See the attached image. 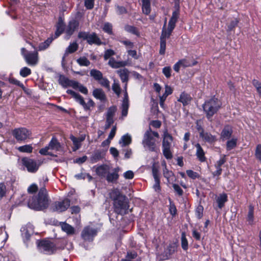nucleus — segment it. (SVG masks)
I'll use <instances>...</instances> for the list:
<instances>
[{
    "label": "nucleus",
    "mask_w": 261,
    "mask_h": 261,
    "mask_svg": "<svg viewBox=\"0 0 261 261\" xmlns=\"http://www.w3.org/2000/svg\"><path fill=\"white\" fill-rule=\"evenodd\" d=\"M49 205V199L44 186L41 188L37 197L29 198L28 202V206L36 211H43Z\"/></svg>",
    "instance_id": "1"
},
{
    "label": "nucleus",
    "mask_w": 261,
    "mask_h": 261,
    "mask_svg": "<svg viewBox=\"0 0 261 261\" xmlns=\"http://www.w3.org/2000/svg\"><path fill=\"white\" fill-rule=\"evenodd\" d=\"M110 197L113 201L114 212L120 215L126 214L128 207L126 196L115 189L110 193Z\"/></svg>",
    "instance_id": "2"
},
{
    "label": "nucleus",
    "mask_w": 261,
    "mask_h": 261,
    "mask_svg": "<svg viewBox=\"0 0 261 261\" xmlns=\"http://www.w3.org/2000/svg\"><path fill=\"white\" fill-rule=\"evenodd\" d=\"M221 105V102L215 97H213L205 101L202 105V108L209 121H212L213 116L217 113Z\"/></svg>",
    "instance_id": "3"
},
{
    "label": "nucleus",
    "mask_w": 261,
    "mask_h": 261,
    "mask_svg": "<svg viewBox=\"0 0 261 261\" xmlns=\"http://www.w3.org/2000/svg\"><path fill=\"white\" fill-rule=\"evenodd\" d=\"M154 137L159 138V133L153 132L151 128H149L144 135L142 144L145 148H147L150 151L158 152L159 149L156 146V140Z\"/></svg>",
    "instance_id": "4"
},
{
    "label": "nucleus",
    "mask_w": 261,
    "mask_h": 261,
    "mask_svg": "<svg viewBox=\"0 0 261 261\" xmlns=\"http://www.w3.org/2000/svg\"><path fill=\"white\" fill-rule=\"evenodd\" d=\"M37 245L39 251L46 254H52L57 249L56 245L49 240H37Z\"/></svg>",
    "instance_id": "5"
},
{
    "label": "nucleus",
    "mask_w": 261,
    "mask_h": 261,
    "mask_svg": "<svg viewBox=\"0 0 261 261\" xmlns=\"http://www.w3.org/2000/svg\"><path fill=\"white\" fill-rule=\"evenodd\" d=\"M62 145L59 142L58 139L53 137L50 142H49L47 146L44 148H42L39 150V153L43 155H50L52 156H57L56 154H53L51 152L49 151V150H55L56 151H59L61 150Z\"/></svg>",
    "instance_id": "6"
},
{
    "label": "nucleus",
    "mask_w": 261,
    "mask_h": 261,
    "mask_svg": "<svg viewBox=\"0 0 261 261\" xmlns=\"http://www.w3.org/2000/svg\"><path fill=\"white\" fill-rule=\"evenodd\" d=\"M66 92L71 95L75 100L83 107L85 111L90 110L91 108L94 106L95 103L91 99H89L88 101L86 103L84 98L79 93L69 89L67 90Z\"/></svg>",
    "instance_id": "7"
},
{
    "label": "nucleus",
    "mask_w": 261,
    "mask_h": 261,
    "mask_svg": "<svg viewBox=\"0 0 261 261\" xmlns=\"http://www.w3.org/2000/svg\"><path fill=\"white\" fill-rule=\"evenodd\" d=\"M21 53L26 63L30 66H35L39 60L38 50L28 51L25 48L21 49Z\"/></svg>",
    "instance_id": "8"
},
{
    "label": "nucleus",
    "mask_w": 261,
    "mask_h": 261,
    "mask_svg": "<svg viewBox=\"0 0 261 261\" xmlns=\"http://www.w3.org/2000/svg\"><path fill=\"white\" fill-rule=\"evenodd\" d=\"M78 37L84 40H86L90 45H100L102 44L101 41L95 33H89V32H80L78 34Z\"/></svg>",
    "instance_id": "9"
},
{
    "label": "nucleus",
    "mask_w": 261,
    "mask_h": 261,
    "mask_svg": "<svg viewBox=\"0 0 261 261\" xmlns=\"http://www.w3.org/2000/svg\"><path fill=\"white\" fill-rule=\"evenodd\" d=\"M21 162L23 165L26 167L28 171L31 173L36 172L39 166L43 163V162L40 160L36 161L33 159L27 157L23 158L21 159Z\"/></svg>",
    "instance_id": "10"
},
{
    "label": "nucleus",
    "mask_w": 261,
    "mask_h": 261,
    "mask_svg": "<svg viewBox=\"0 0 261 261\" xmlns=\"http://www.w3.org/2000/svg\"><path fill=\"white\" fill-rule=\"evenodd\" d=\"M12 135L19 142H23L29 139L32 135L31 132L24 127L15 128L12 131Z\"/></svg>",
    "instance_id": "11"
},
{
    "label": "nucleus",
    "mask_w": 261,
    "mask_h": 261,
    "mask_svg": "<svg viewBox=\"0 0 261 261\" xmlns=\"http://www.w3.org/2000/svg\"><path fill=\"white\" fill-rule=\"evenodd\" d=\"M70 205V200L65 198L62 200L54 202L50 206V209L53 212L61 213L66 211Z\"/></svg>",
    "instance_id": "12"
},
{
    "label": "nucleus",
    "mask_w": 261,
    "mask_h": 261,
    "mask_svg": "<svg viewBox=\"0 0 261 261\" xmlns=\"http://www.w3.org/2000/svg\"><path fill=\"white\" fill-rule=\"evenodd\" d=\"M97 231L96 229L89 226H87L83 230L81 237L85 241H92L93 238L96 235Z\"/></svg>",
    "instance_id": "13"
},
{
    "label": "nucleus",
    "mask_w": 261,
    "mask_h": 261,
    "mask_svg": "<svg viewBox=\"0 0 261 261\" xmlns=\"http://www.w3.org/2000/svg\"><path fill=\"white\" fill-rule=\"evenodd\" d=\"M166 22L167 19H166L162 29V34L160 37V40H164L165 41H166V39H168L170 37L173 30L174 29V28L168 25L167 29H166Z\"/></svg>",
    "instance_id": "14"
},
{
    "label": "nucleus",
    "mask_w": 261,
    "mask_h": 261,
    "mask_svg": "<svg viewBox=\"0 0 261 261\" xmlns=\"http://www.w3.org/2000/svg\"><path fill=\"white\" fill-rule=\"evenodd\" d=\"M110 171V167L107 164H102L96 167V174L101 177H105Z\"/></svg>",
    "instance_id": "15"
},
{
    "label": "nucleus",
    "mask_w": 261,
    "mask_h": 261,
    "mask_svg": "<svg viewBox=\"0 0 261 261\" xmlns=\"http://www.w3.org/2000/svg\"><path fill=\"white\" fill-rule=\"evenodd\" d=\"M172 141V136L168 132V130L166 129L164 132L162 147L171 148Z\"/></svg>",
    "instance_id": "16"
},
{
    "label": "nucleus",
    "mask_w": 261,
    "mask_h": 261,
    "mask_svg": "<svg viewBox=\"0 0 261 261\" xmlns=\"http://www.w3.org/2000/svg\"><path fill=\"white\" fill-rule=\"evenodd\" d=\"M128 108H129L128 96L127 91L125 90V91H124V98H123V99L122 101V103L121 105L122 116L125 117L127 116Z\"/></svg>",
    "instance_id": "17"
},
{
    "label": "nucleus",
    "mask_w": 261,
    "mask_h": 261,
    "mask_svg": "<svg viewBox=\"0 0 261 261\" xmlns=\"http://www.w3.org/2000/svg\"><path fill=\"white\" fill-rule=\"evenodd\" d=\"M105 153L103 150H95L91 156L90 157V161L92 163H95L97 162L102 160L105 158Z\"/></svg>",
    "instance_id": "18"
},
{
    "label": "nucleus",
    "mask_w": 261,
    "mask_h": 261,
    "mask_svg": "<svg viewBox=\"0 0 261 261\" xmlns=\"http://www.w3.org/2000/svg\"><path fill=\"white\" fill-rule=\"evenodd\" d=\"M119 171V168H115L113 169V172L112 173H107L106 179L109 182H116L119 178L118 172Z\"/></svg>",
    "instance_id": "19"
},
{
    "label": "nucleus",
    "mask_w": 261,
    "mask_h": 261,
    "mask_svg": "<svg viewBox=\"0 0 261 261\" xmlns=\"http://www.w3.org/2000/svg\"><path fill=\"white\" fill-rule=\"evenodd\" d=\"M200 137L205 142L210 143H213L216 141V137L212 135L211 133L204 132L202 130L200 132Z\"/></svg>",
    "instance_id": "20"
},
{
    "label": "nucleus",
    "mask_w": 261,
    "mask_h": 261,
    "mask_svg": "<svg viewBox=\"0 0 261 261\" xmlns=\"http://www.w3.org/2000/svg\"><path fill=\"white\" fill-rule=\"evenodd\" d=\"M232 134V128L231 126L227 125L224 126L221 133V138L224 141L228 139Z\"/></svg>",
    "instance_id": "21"
},
{
    "label": "nucleus",
    "mask_w": 261,
    "mask_h": 261,
    "mask_svg": "<svg viewBox=\"0 0 261 261\" xmlns=\"http://www.w3.org/2000/svg\"><path fill=\"white\" fill-rule=\"evenodd\" d=\"M179 16V7L178 6L176 9L172 12V16L170 19L168 25L175 28L176 23Z\"/></svg>",
    "instance_id": "22"
},
{
    "label": "nucleus",
    "mask_w": 261,
    "mask_h": 261,
    "mask_svg": "<svg viewBox=\"0 0 261 261\" xmlns=\"http://www.w3.org/2000/svg\"><path fill=\"white\" fill-rule=\"evenodd\" d=\"M79 24V22L75 20L70 21L66 29V34L69 36H71L78 28Z\"/></svg>",
    "instance_id": "23"
},
{
    "label": "nucleus",
    "mask_w": 261,
    "mask_h": 261,
    "mask_svg": "<svg viewBox=\"0 0 261 261\" xmlns=\"http://www.w3.org/2000/svg\"><path fill=\"white\" fill-rule=\"evenodd\" d=\"M93 96L96 99L101 101L106 100V95L102 89L100 88H96L93 90L92 92Z\"/></svg>",
    "instance_id": "24"
},
{
    "label": "nucleus",
    "mask_w": 261,
    "mask_h": 261,
    "mask_svg": "<svg viewBox=\"0 0 261 261\" xmlns=\"http://www.w3.org/2000/svg\"><path fill=\"white\" fill-rule=\"evenodd\" d=\"M60 226L62 230L67 235H73L75 233V229L71 225L66 222H61Z\"/></svg>",
    "instance_id": "25"
},
{
    "label": "nucleus",
    "mask_w": 261,
    "mask_h": 261,
    "mask_svg": "<svg viewBox=\"0 0 261 261\" xmlns=\"http://www.w3.org/2000/svg\"><path fill=\"white\" fill-rule=\"evenodd\" d=\"M108 64L113 68H118L125 66L127 63L125 61H117L114 58H111L109 59Z\"/></svg>",
    "instance_id": "26"
},
{
    "label": "nucleus",
    "mask_w": 261,
    "mask_h": 261,
    "mask_svg": "<svg viewBox=\"0 0 261 261\" xmlns=\"http://www.w3.org/2000/svg\"><path fill=\"white\" fill-rule=\"evenodd\" d=\"M195 147L196 148V155L198 160L201 162L205 161V153L200 145L199 143H197L195 145Z\"/></svg>",
    "instance_id": "27"
},
{
    "label": "nucleus",
    "mask_w": 261,
    "mask_h": 261,
    "mask_svg": "<svg viewBox=\"0 0 261 261\" xmlns=\"http://www.w3.org/2000/svg\"><path fill=\"white\" fill-rule=\"evenodd\" d=\"M79 47V45L76 42H73L70 43L68 47L66 49L64 55L62 58V61H64L65 58L69 54H72L76 51Z\"/></svg>",
    "instance_id": "28"
},
{
    "label": "nucleus",
    "mask_w": 261,
    "mask_h": 261,
    "mask_svg": "<svg viewBox=\"0 0 261 261\" xmlns=\"http://www.w3.org/2000/svg\"><path fill=\"white\" fill-rule=\"evenodd\" d=\"M228 200V197L226 193L220 194L216 199V202L218 204V206L219 208L221 209L225 204V203Z\"/></svg>",
    "instance_id": "29"
},
{
    "label": "nucleus",
    "mask_w": 261,
    "mask_h": 261,
    "mask_svg": "<svg viewBox=\"0 0 261 261\" xmlns=\"http://www.w3.org/2000/svg\"><path fill=\"white\" fill-rule=\"evenodd\" d=\"M142 10L143 13L148 15L151 12V0H142Z\"/></svg>",
    "instance_id": "30"
},
{
    "label": "nucleus",
    "mask_w": 261,
    "mask_h": 261,
    "mask_svg": "<svg viewBox=\"0 0 261 261\" xmlns=\"http://www.w3.org/2000/svg\"><path fill=\"white\" fill-rule=\"evenodd\" d=\"M192 97L189 94L184 92L181 93L179 98L178 99V101L181 102L184 106L188 105L190 103Z\"/></svg>",
    "instance_id": "31"
},
{
    "label": "nucleus",
    "mask_w": 261,
    "mask_h": 261,
    "mask_svg": "<svg viewBox=\"0 0 261 261\" xmlns=\"http://www.w3.org/2000/svg\"><path fill=\"white\" fill-rule=\"evenodd\" d=\"M120 78L123 83H127L128 81L129 71L126 68H123L117 71Z\"/></svg>",
    "instance_id": "32"
},
{
    "label": "nucleus",
    "mask_w": 261,
    "mask_h": 261,
    "mask_svg": "<svg viewBox=\"0 0 261 261\" xmlns=\"http://www.w3.org/2000/svg\"><path fill=\"white\" fill-rule=\"evenodd\" d=\"M132 142V138L128 134H126L122 136L119 141V143L122 147L125 146L130 144Z\"/></svg>",
    "instance_id": "33"
},
{
    "label": "nucleus",
    "mask_w": 261,
    "mask_h": 261,
    "mask_svg": "<svg viewBox=\"0 0 261 261\" xmlns=\"http://www.w3.org/2000/svg\"><path fill=\"white\" fill-rule=\"evenodd\" d=\"M53 40V38H48L45 41L39 44L38 51H42L47 49Z\"/></svg>",
    "instance_id": "34"
},
{
    "label": "nucleus",
    "mask_w": 261,
    "mask_h": 261,
    "mask_svg": "<svg viewBox=\"0 0 261 261\" xmlns=\"http://www.w3.org/2000/svg\"><path fill=\"white\" fill-rule=\"evenodd\" d=\"M57 30L55 33L56 37L59 36L65 30V24L62 20H59L56 26Z\"/></svg>",
    "instance_id": "35"
},
{
    "label": "nucleus",
    "mask_w": 261,
    "mask_h": 261,
    "mask_svg": "<svg viewBox=\"0 0 261 261\" xmlns=\"http://www.w3.org/2000/svg\"><path fill=\"white\" fill-rule=\"evenodd\" d=\"M180 64L181 66L184 67H191L197 64V62L194 61H190L189 60L186 59H183L181 60H179Z\"/></svg>",
    "instance_id": "36"
},
{
    "label": "nucleus",
    "mask_w": 261,
    "mask_h": 261,
    "mask_svg": "<svg viewBox=\"0 0 261 261\" xmlns=\"http://www.w3.org/2000/svg\"><path fill=\"white\" fill-rule=\"evenodd\" d=\"M164 176L167 179L168 182H170L172 180V177L174 176V174L172 171L169 170L165 164V168L163 170Z\"/></svg>",
    "instance_id": "37"
},
{
    "label": "nucleus",
    "mask_w": 261,
    "mask_h": 261,
    "mask_svg": "<svg viewBox=\"0 0 261 261\" xmlns=\"http://www.w3.org/2000/svg\"><path fill=\"white\" fill-rule=\"evenodd\" d=\"M254 207L252 205L249 206V211L247 215V221L248 223L252 225L254 220Z\"/></svg>",
    "instance_id": "38"
},
{
    "label": "nucleus",
    "mask_w": 261,
    "mask_h": 261,
    "mask_svg": "<svg viewBox=\"0 0 261 261\" xmlns=\"http://www.w3.org/2000/svg\"><path fill=\"white\" fill-rule=\"evenodd\" d=\"M90 75L93 77L95 80L98 81L103 76L102 73L99 70L96 69H92L90 72Z\"/></svg>",
    "instance_id": "39"
},
{
    "label": "nucleus",
    "mask_w": 261,
    "mask_h": 261,
    "mask_svg": "<svg viewBox=\"0 0 261 261\" xmlns=\"http://www.w3.org/2000/svg\"><path fill=\"white\" fill-rule=\"evenodd\" d=\"M70 139L73 142V150L76 151L78 150L81 146V142L80 141L79 139L73 135L70 136Z\"/></svg>",
    "instance_id": "40"
},
{
    "label": "nucleus",
    "mask_w": 261,
    "mask_h": 261,
    "mask_svg": "<svg viewBox=\"0 0 261 261\" xmlns=\"http://www.w3.org/2000/svg\"><path fill=\"white\" fill-rule=\"evenodd\" d=\"M70 80L64 75H60L59 83L64 88H67L70 85Z\"/></svg>",
    "instance_id": "41"
},
{
    "label": "nucleus",
    "mask_w": 261,
    "mask_h": 261,
    "mask_svg": "<svg viewBox=\"0 0 261 261\" xmlns=\"http://www.w3.org/2000/svg\"><path fill=\"white\" fill-rule=\"evenodd\" d=\"M33 149V148L31 144L23 145L17 148V150L21 152L31 153Z\"/></svg>",
    "instance_id": "42"
},
{
    "label": "nucleus",
    "mask_w": 261,
    "mask_h": 261,
    "mask_svg": "<svg viewBox=\"0 0 261 261\" xmlns=\"http://www.w3.org/2000/svg\"><path fill=\"white\" fill-rule=\"evenodd\" d=\"M76 62L81 66H88L90 62L86 57H81L76 60Z\"/></svg>",
    "instance_id": "43"
},
{
    "label": "nucleus",
    "mask_w": 261,
    "mask_h": 261,
    "mask_svg": "<svg viewBox=\"0 0 261 261\" xmlns=\"http://www.w3.org/2000/svg\"><path fill=\"white\" fill-rule=\"evenodd\" d=\"M124 29L127 32L136 35L138 36H139L140 35V33L138 31V29L134 26L126 25L125 26Z\"/></svg>",
    "instance_id": "44"
},
{
    "label": "nucleus",
    "mask_w": 261,
    "mask_h": 261,
    "mask_svg": "<svg viewBox=\"0 0 261 261\" xmlns=\"http://www.w3.org/2000/svg\"><path fill=\"white\" fill-rule=\"evenodd\" d=\"M112 88L114 92L117 94L118 96H119L121 93V88L119 83L115 80H114Z\"/></svg>",
    "instance_id": "45"
},
{
    "label": "nucleus",
    "mask_w": 261,
    "mask_h": 261,
    "mask_svg": "<svg viewBox=\"0 0 261 261\" xmlns=\"http://www.w3.org/2000/svg\"><path fill=\"white\" fill-rule=\"evenodd\" d=\"M169 210L170 214L172 216H174L176 215L177 213V210L176 207L171 200L170 198H169Z\"/></svg>",
    "instance_id": "46"
},
{
    "label": "nucleus",
    "mask_w": 261,
    "mask_h": 261,
    "mask_svg": "<svg viewBox=\"0 0 261 261\" xmlns=\"http://www.w3.org/2000/svg\"><path fill=\"white\" fill-rule=\"evenodd\" d=\"M102 30L105 32L108 33L109 35L113 34V26L112 24L110 22H105L102 28Z\"/></svg>",
    "instance_id": "47"
},
{
    "label": "nucleus",
    "mask_w": 261,
    "mask_h": 261,
    "mask_svg": "<svg viewBox=\"0 0 261 261\" xmlns=\"http://www.w3.org/2000/svg\"><path fill=\"white\" fill-rule=\"evenodd\" d=\"M237 139L232 138L228 140L226 143V149L227 150H230L237 146Z\"/></svg>",
    "instance_id": "48"
},
{
    "label": "nucleus",
    "mask_w": 261,
    "mask_h": 261,
    "mask_svg": "<svg viewBox=\"0 0 261 261\" xmlns=\"http://www.w3.org/2000/svg\"><path fill=\"white\" fill-rule=\"evenodd\" d=\"M181 247L184 250H187L188 248V242L186 238V234L182 232L181 236Z\"/></svg>",
    "instance_id": "49"
},
{
    "label": "nucleus",
    "mask_w": 261,
    "mask_h": 261,
    "mask_svg": "<svg viewBox=\"0 0 261 261\" xmlns=\"http://www.w3.org/2000/svg\"><path fill=\"white\" fill-rule=\"evenodd\" d=\"M203 207L199 204L195 210V215L198 219H200L203 216Z\"/></svg>",
    "instance_id": "50"
},
{
    "label": "nucleus",
    "mask_w": 261,
    "mask_h": 261,
    "mask_svg": "<svg viewBox=\"0 0 261 261\" xmlns=\"http://www.w3.org/2000/svg\"><path fill=\"white\" fill-rule=\"evenodd\" d=\"M31 74V70L27 67H23L20 70V75L23 77H25Z\"/></svg>",
    "instance_id": "51"
},
{
    "label": "nucleus",
    "mask_w": 261,
    "mask_h": 261,
    "mask_svg": "<svg viewBox=\"0 0 261 261\" xmlns=\"http://www.w3.org/2000/svg\"><path fill=\"white\" fill-rule=\"evenodd\" d=\"M170 149L171 148H163V155L167 159H171L173 157Z\"/></svg>",
    "instance_id": "52"
},
{
    "label": "nucleus",
    "mask_w": 261,
    "mask_h": 261,
    "mask_svg": "<svg viewBox=\"0 0 261 261\" xmlns=\"http://www.w3.org/2000/svg\"><path fill=\"white\" fill-rule=\"evenodd\" d=\"M21 231L22 232V236L23 238V241L24 243H26L30 240V238L31 237V234L29 232L28 230L25 228H23Z\"/></svg>",
    "instance_id": "53"
},
{
    "label": "nucleus",
    "mask_w": 261,
    "mask_h": 261,
    "mask_svg": "<svg viewBox=\"0 0 261 261\" xmlns=\"http://www.w3.org/2000/svg\"><path fill=\"white\" fill-rule=\"evenodd\" d=\"M7 192V188L5 184L3 182L0 183V200L6 196Z\"/></svg>",
    "instance_id": "54"
},
{
    "label": "nucleus",
    "mask_w": 261,
    "mask_h": 261,
    "mask_svg": "<svg viewBox=\"0 0 261 261\" xmlns=\"http://www.w3.org/2000/svg\"><path fill=\"white\" fill-rule=\"evenodd\" d=\"M99 84L103 87L110 89V82L108 79L106 77H102V79H100V81H98Z\"/></svg>",
    "instance_id": "55"
},
{
    "label": "nucleus",
    "mask_w": 261,
    "mask_h": 261,
    "mask_svg": "<svg viewBox=\"0 0 261 261\" xmlns=\"http://www.w3.org/2000/svg\"><path fill=\"white\" fill-rule=\"evenodd\" d=\"M239 23V20L238 19H234V20H232L229 24L228 25L227 30V31L228 32H230L233 30L234 28H235L238 24Z\"/></svg>",
    "instance_id": "56"
},
{
    "label": "nucleus",
    "mask_w": 261,
    "mask_h": 261,
    "mask_svg": "<svg viewBox=\"0 0 261 261\" xmlns=\"http://www.w3.org/2000/svg\"><path fill=\"white\" fill-rule=\"evenodd\" d=\"M9 82L11 84L17 85V86L21 87L23 90L25 88L23 84L22 83H21L19 81H18V80L13 78V77L10 78L9 80Z\"/></svg>",
    "instance_id": "57"
},
{
    "label": "nucleus",
    "mask_w": 261,
    "mask_h": 261,
    "mask_svg": "<svg viewBox=\"0 0 261 261\" xmlns=\"http://www.w3.org/2000/svg\"><path fill=\"white\" fill-rule=\"evenodd\" d=\"M115 54V53L113 50L111 49H107L105 52V54L103 56L104 59L105 60H107L109 59H110L111 58V57L114 56Z\"/></svg>",
    "instance_id": "58"
},
{
    "label": "nucleus",
    "mask_w": 261,
    "mask_h": 261,
    "mask_svg": "<svg viewBox=\"0 0 261 261\" xmlns=\"http://www.w3.org/2000/svg\"><path fill=\"white\" fill-rule=\"evenodd\" d=\"M186 173H187L188 176L193 179L198 178L199 177V175L198 173L194 172L191 170H187Z\"/></svg>",
    "instance_id": "59"
},
{
    "label": "nucleus",
    "mask_w": 261,
    "mask_h": 261,
    "mask_svg": "<svg viewBox=\"0 0 261 261\" xmlns=\"http://www.w3.org/2000/svg\"><path fill=\"white\" fill-rule=\"evenodd\" d=\"M116 111V108L115 106H112L109 108L108 110L106 117H113Z\"/></svg>",
    "instance_id": "60"
},
{
    "label": "nucleus",
    "mask_w": 261,
    "mask_h": 261,
    "mask_svg": "<svg viewBox=\"0 0 261 261\" xmlns=\"http://www.w3.org/2000/svg\"><path fill=\"white\" fill-rule=\"evenodd\" d=\"M162 72L166 78L169 79L171 77V68L170 67L166 66L164 67Z\"/></svg>",
    "instance_id": "61"
},
{
    "label": "nucleus",
    "mask_w": 261,
    "mask_h": 261,
    "mask_svg": "<svg viewBox=\"0 0 261 261\" xmlns=\"http://www.w3.org/2000/svg\"><path fill=\"white\" fill-rule=\"evenodd\" d=\"M166 41L160 40V49L159 53L160 55H164L166 50Z\"/></svg>",
    "instance_id": "62"
},
{
    "label": "nucleus",
    "mask_w": 261,
    "mask_h": 261,
    "mask_svg": "<svg viewBox=\"0 0 261 261\" xmlns=\"http://www.w3.org/2000/svg\"><path fill=\"white\" fill-rule=\"evenodd\" d=\"M174 191L179 195L182 196L183 195V190L181 189L179 186L177 184H174L172 185Z\"/></svg>",
    "instance_id": "63"
},
{
    "label": "nucleus",
    "mask_w": 261,
    "mask_h": 261,
    "mask_svg": "<svg viewBox=\"0 0 261 261\" xmlns=\"http://www.w3.org/2000/svg\"><path fill=\"white\" fill-rule=\"evenodd\" d=\"M255 157L258 159L259 161H261V145L258 144L256 146L255 152Z\"/></svg>",
    "instance_id": "64"
}]
</instances>
